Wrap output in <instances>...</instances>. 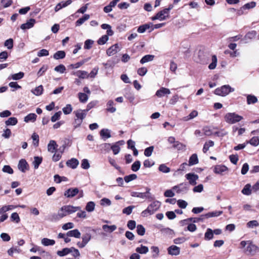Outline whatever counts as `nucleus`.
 Returning a JSON list of instances; mask_svg holds the SVG:
<instances>
[{
	"label": "nucleus",
	"instance_id": "f257e3e1",
	"mask_svg": "<svg viewBox=\"0 0 259 259\" xmlns=\"http://www.w3.org/2000/svg\"><path fill=\"white\" fill-rule=\"evenodd\" d=\"M161 203L158 201H154L150 204L147 208L142 212L143 217H147L148 214H152L154 213L160 207Z\"/></svg>",
	"mask_w": 259,
	"mask_h": 259
},
{
	"label": "nucleus",
	"instance_id": "f03ea898",
	"mask_svg": "<svg viewBox=\"0 0 259 259\" xmlns=\"http://www.w3.org/2000/svg\"><path fill=\"white\" fill-rule=\"evenodd\" d=\"M225 120L229 124H234L243 119V117L235 112L228 113L224 116Z\"/></svg>",
	"mask_w": 259,
	"mask_h": 259
},
{
	"label": "nucleus",
	"instance_id": "7ed1b4c3",
	"mask_svg": "<svg viewBox=\"0 0 259 259\" xmlns=\"http://www.w3.org/2000/svg\"><path fill=\"white\" fill-rule=\"evenodd\" d=\"M233 91L234 89L231 88L230 85H224L221 88L216 89L214 91V94L221 96H225Z\"/></svg>",
	"mask_w": 259,
	"mask_h": 259
},
{
	"label": "nucleus",
	"instance_id": "20e7f679",
	"mask_svg": "<svg viewBox=\"0 0 259 259\" xmlns=\"http://www.w3.org/2000/svg\"><path fill=\"white\" fill-rule=\"evenodd\" d=\"M185 177L188 180L189 183L192 186L197 184L196 181L199 178L198 176L194 173H188L185 175Z\"/></svg>",
	"mask_w": 259,
	"mask_h": 259
},
{
	"label": "nucleus",
	"instance_id": "39448f33",
	"mask_svg": "<svg viewBox=\"0 0 259 259\" xmlns=\"http://www.w3.org/2000/svg\"><path fill=\"white\" fill-rule=\"evenodd\" d=\"M79 191L77 188H71L64 192V195L67 198H72L79 193Z\"/></svg>",
	"mask_w": 259,
	"mask_h": 259
},
{
	"label": "nucleus",
	"instance_id": "423d86ee",
	"mask_svg": "<svg viewBox=\"0 0 259 259\" xmlns=\"http://www.w3.org/2000/svg\"><path fill=\"white\" fill-rule=\"evenodd\" d=\"M79 209V207L73 206L72 205H65L61 207V211H65L67 215L74 213Z\"/></svg>",
	"mask_w": 259,
	"mask_h": 259
},
{
	"label": "nucleus",
	"instance_id": "0eeeda50",
	"mask_svg": "<svg viewBox=\"0 0 259 259\" xmlns=\"http://www.w3.org/2000/svg\"><path fill=\"white\" fill-rule=\"evenodd\" d=\"M85 233L82 234V240L87 244L92 238V234L91 233V229L90 228H85Z\"/></svg>",
	"mask_w": 259,
	"mask_h": 259
},
{
	"label": "nucleus",
	"instance_id": "6e6552de",
	"mask_svg": "<svg viewBox=\"0 0 259 259\" xmlns=\"http://www.w3.org/2000/svg\"><path fill=\"white\" fill-rule=\"evenodd\" d=\"M172 189L176 190L178 193L186 192L188 190V184L184 183H181L179 185L174 186Z\"/></svg>",
	"mask_w": 259,
	"mask_h": 259
},
{
	"label": "nucleus",
	"instance_id": "1a4fd4ad",
	"mask_svg": "<svg viewBox=\"0 0 259 259\" xmlns=\"http://www.w3.org/2000/svg\"><path fill=\"white\" fill-rule=\"evenodd\" d=\"M228 170L227 167L224 165H217L214 167L213 171L215 174L223 175Z\"/></svg>",
	"mask_w": 259,
	"mask_h": 259
},
{
	"label": "nucleus",
	"instance_id": "9d476101",
	"mask_svg": "<svg viewBox=\"0 0 259 259\" xmlns=\"http://www.w3.org/2000/svg\"><path fill=\"white\" fill-rule=\"evenodd\" d=\"M167 251L170 255H178L180 253V248L176 245H171L167 248Z\"/></svg>",
	"mask_w": 259,
	"mask_h": 259
},
{
	"label": "nucleus",
	"instance_id": "9b49d317",
	"mask_svg": "<svg viewBox=\"0 0 259 259\" xmlns=\"http://www.w3.org/2000/svg\"><path fill=\"white\" fill-rule=\"evenodd\" d=\"M119 51L118 45L117 44H116L108 49L106 53L108 56H110L116 54Z\"/></svg>",
	"mask_w": 259,
	"mask_h": 259
},
{
	"label": "nucleus",
	"instance_id": "f8f14e48",
	"mask_svg": "<svg viewBox=\"0 0 259 259\" xmlns=\"http://www.w3.org/2000/svg\"><path fill=\"white\" fill-rule=\"evenodd\" d=\"M170 94V91L168 89L162 87L157 91L155 95L158 97L161 98L165 95H169Z\"/></svg>",
	"mask_w": 259,
	"mask_h": 259
},
{
	"label": "nucleus",
	"instance_id": "ddd939ff",
	"mask_svg": "<svg viewBox=\"0 0 259 259\" xmlns=\"http://www.w3.org/2000/svg\"><path fill=\"white\" fill-rule=\"evenodd\" d=\"M257 247L253 244L252 243H248V245L247 246L246 251L247 253L251 255H254L257 251Z\"/></svg>",
	"mask_w": 259,
	"mask_h": 259
},
{
	"label": "nucleus",
	"instance_id": "4468645a",
	"mask_svg": "<svg viewBox=\"0 0 259 259\" xmlns=\"http://www.w3.org/2000/svg\"><path fill=\"white\" fill-rule=\"evenodd\" d=\"M75 115V118L83 121L87 115V112L84 110L78 109L74 111Z\"/></svg>",
	"mask_w": 259,
	"mask_h": 259
},
{
	"label": "nucleus",
	"instance_id": "2eb2a0df",
	"mask_svg": "<svg viewBox=\"0 0 259 259\" xmlns=\"http://www.w3.org/2000/svg\"><path fill=\"white\" fill-rule=\"evenodd\" d=\"M81 234L78 229H74L68 231L66 233L67 237H73L75 238H79L80 237Z\"/></svg>",
	"mask_w": 259,
	"mask_h": 259
},
{
	"label": "nucleus",
	"instance_id": "dca6fc26",
	"mask_svg": "<svg viewBox=\"0 0 259 259\" xmlns=\"http://www.w3.org/2000/svg\"><path fill=\"white\" fill-rule=\"evenodd\" d=\"M78 164H79L78 160L77 159L74 158H71L70 160H68L66 162V165L68 167H71L73 169L76 168L77 166H78Z\"/></svg>",
	"mask_w": 259,
	"mask_h": 259
},
{
	"label": "nucleus",
	"instance_id": "f3484780",
	"mask_svg": "<svg viewBox=\"0 0 259 259\" xmlns=\"http://www.w3.org/2000/svg\"><path fill=\"white\" fill-rule=\"evenodd\" d=\"M28 164L25 160L21 159L19 161L18 168L22 172H25L28 169Z\"/></svg>",
	"mask_w": 259,
	"mask_h": 259
},
{
	"label": "nucleus",
	"instance_id": "a211bd4d",
	"mask_svg": "<svg viewBox=\"0 0 259 259\" xmlns=\"http://www.w3.org/2000/svg\"><path fill=\"white\" fill-rule=\"evenodd\" d=\"M35 23V20L34 19H30L29 21H28L26 23L22 24L20 28L22 29H29L32 27Z\"/></svg>",
	"mask_w": 259,
	"mask_h": 259
},
{
	"label": "nucleus",
	"instance_id": "6ab92c4d",
	"mask_svg": "<svg viewBox=\"0 0 259 259\" xmlns=\"http://www.w3.org/2000/svg\"><path fill=\"white\" fill-rule=\"evenodd\" d=\"M152 26H153V24L152 23L144 24L143 25H140L138 27V28L137 29V31L139 33H144L146 31V30L149 29Z\"/></svg>",
	"mask_w": 259,
	"mask_h": 259
},
{
	"label": "nucleus",
	"instance_id": "aec40b11",
	"mask_svg": "<svg viewBox=\"0 0 259 259\" xmlns=\"http://www.w3.org/2000/svg\"><path fill=\"white\" fill-rule=\"evenodd\" d=\"M73 251L72 248H64L61 250H58L57 252V254L58 255L60 256H64L66 255L67 254L71 253Z\"/></svg>",
	"mask_w": 259,
	"mask_h": 259
},
{
	"label": "nucleus",
	"instance_id": "412c9836",
	"mask_svg": "<svg viewBox=\"0 0 259 259\" xmlns=\"http://www.w3.org/2000/svg\"><path fill=\"white\" fill-rule=\"evenodd\" d=\"M71 74L80 78H84L88 77V72L85 71L78 70L77 71H73Z\"/></svg>",
	"mask_w": 259,
	"mask_h": 259
},
{
	"label": "nucleus",
	"instance_id": "4be33fe9",
	"mask_svg": "<svg viewBox=\"0 0 259 259\" xmlns=\"http://www.w3.org/2000/svg\"><path fill=\"white\" fill-rule=\"evenodd\" d=\"M223 213V211H213L211 212H209L205 214H204V216H205V219H208L210 218H213V217H217L220 215H221Z\"/></svg>",
	"mask_w": 259,
	"mask_h": 259
},
{
	"label": "nucleus",
	"instance_id": "5701e85b",
	"mask_svg": "<svg viewBox=\"0 0 259 259\" xmlns=\"http://www.w3.org/2000/svg\"><path fill=\"white\" fill-rule=\"evenodd\" d=\"M58 147L56 142L54 140H51L48 145V150L52 153L56 151Z\"/></svg>",
	"mask_w": 259,
	"mask_h": 259
},
{
	"label": "nucleus",
	"instance_id": "b1692460",
	"mask_svg": "<svg viewBox=\"0 0 259 259\" xmlns=\"http://www.w3.org/2000/svg\"><path fill=\"white\" fill-rule=\"evenodd\" d=\"M90 15L89 14H85L81 18L77 20L75 22L76 26H79L82 25L85 21L90 19Z\"/></svg>",
	"mask_w": 259,
	"mask_h": 259
},
{
	"label": "nucleus",
	"instance_id": "393cba45",
	"mask_svg": "<svg viewBox=\"0 0 259 259\" xmlns=\"http://www.w3.org/2000/svg\"><path fill=\"white\" fill-rule=\"evenodd\" d=\"M198 163V159L196 154H192L189 160V165L191 166L196 164Z\"/></svg>",
	"mask_w": 259,
	"mask_h": 259
},
{
	"label": "nucleus",
	"instance_id": "a878e982",
	"mask_svg": "<svg viewBox=\"0 0 259 259\" xmlns=\"http://www.w3.org/2000/svg\"><path fill=\"white\" fill-rule=\"evenodd\" d=\"M117 228V227L116 225H111V226H108L107 225H104L102 226V229L103 230L106 232L109 233H111L115 231Z\"/></svg>",
	"mask_w": 259,
	"mask_h": 259
},
{
	"label": "nucleus",
	"instance_id": "bb28decb",
	"mask_svg": "<svg viewBox=\"0 0 259 259\" xmlns=\"http://www.w3.org/2000/svg\"><path fill=\"white\" fill-rule=\"evenodd\" d=\"M90 59V58H88L84 59L81 60V61L78 62L76 63L71 64V65H70V67L71 68H78L79 67H80L81 66H82L83 64H84L85 63H86L87 62L89 61Z\"/></svg>",
	"mask_w": 259,
	"mask_h": 259
},
{
	"label": "nucleus",
	"instance_id": "cd10ccee",
	"mask_svg": "<svg viewBox=\"0 0 259 259\" xmlns=\"http://www.w3.org/2000/svg\"><path fill=\"white\" fill-rule=\"evenodd\" d=\"M167 18V15H164L161 11L159 12L156 15L152 18V20H159L160 21L165 20Z\"/></svg>",
	"mask_w": 259,
	"mask_h": 259
},
{
	"label": "nucleus",
	"instance_id": "c85d7f7f",
	"mask_svg": "<svg viewBox=\"0 0 259 259\" xmlns=\"http://www.w3.org/2000/svg\"><path fill=\"white\" fill-rule=\"evenodd\" d=\"M257 98L254 95H248L247 96V103L248 105L253 104L257 102Z\"/></svg>",
	"mask_w": 259,
	"mask_h": 259
},
{
	"label": "nucleus",
	"instance_id": "c756f323",
	"mask_svg": "<svg viewBox=\"0 0 259 259\" xmlns=\"http://www.w3.org/2000/svg\"><path fill=\"white\" fill-rule=\"evenodd\" d=\"M43 91V86L40 85L36 87L34 90H31V92L35 96H40L42 94Z\"/></svg>",
	"mask_w": 259,
	"mask_h": 259
},
{
	"label": "nucleus",
	"instance_id": "7c9ffc66",
	"mask_svg": "<svg viewBox=\"0 0 259 259\" xmlns=\"http://www.w3.org/2000/svg\"><path fill=\"white\" fill-rule=\"evenodd\" d=\"M37 115L35 113H30L24 118V121L28 122L29 121L34 122L35 121Z\"/></svg>",
	"mask_w": 259,
	"mask_h": 259
},
{
	"label": "nucleus",
	"instance_id": "2f4dec72",
	"mask_svg": "<svg viewBox=\"0 0 259 259\" xmlns=\"http://www.w3.org/2000/svg\"><path fill=\"white\" fill-rule=\"evenodd\" d=\"M66 55L65 52L63 51H57L56 53H55L53 57L54 59L56 60H59L61 59H63L65 58Z\"/></svg>",
	"mask_w": 259,
	"mask_h": 259
},
{
	"label": "nucleus",
	"instance_id": "473e14b6",
	"mask_svg": "<svg viewBox=\"0 0 259 259\" xmlns=\"http://www.w3.org/2000/svg\"><path fill=\"white\" fill-rule=\"evenodd\" d=\"M114 103L112 100H109L107 103V110L110 113H114L116 111V108L113 107Z\"/></svg>",
	"mask_w": 259,
	"mask_h": 259
},
{
	"label": "nucleus",
	"instance_id": "72a5a7b5",
	"mask_svg": "<svg viewBox=\"0 0 259 259\" xmlns=\"http://www.w3.org/2000/svg\"><path fill=\"white\" fill-rule=\"evenodd\" d=\"M154 56L152 55H147L144 56L140 60L141 64H144L145 63L151 61L153 60Z\"/></svg>",
	"mask_w": 259,
	"mask_h": 259
},
{
	"label": "nucleus",
	"instance_id": "f704fd0d",
	"mask_svg": "<svg viewBox=\"0 0 259 259\" xmlns=\"http://www.w3.org/2000/svg\"><path fill=\"white\" fill-rule=\"evenodd\" d=\"M136 251L137 252L140 254H146L148 252L149 248L146 246L141 245V247L136 248Z\"/></svg>",
	"mask_w": 259,
	"mask_h": 259
},
{
	"label": "nucleus",
	"instance_id": "c9c22d12",
	"mask_svg": "<svg viewBox=\"0 0 259 259\" xmlns=\"http://www.w3.org/2000/svg\"><path fill=\"white\" fill-rule=\"evenodd\" d=\"M213 230L210 228L206 230V232L204 234V239L206 240H209L213 238Z\"/></svg>",
	"mask_w": 259,
	"mask_h": 259
},
{
	"label": "nucleus",
	"instance_id": "e433bc0d",
	"mask_svg": "<svg viewBox=\"0 0 259 259\" xmlns=\"http://www.w3.org/2000/svg\"><path fill=\"white\" fill-rule=\"evenodd\" d=\"M42 160V157L38 156H35L34 158V161L32 163L34 166V168L35 169H37L38 168L39 165L41 163Z\"/></svg>",
	"mask_w": 259,
	"mask_h": 259
},
{
	"label": "nucleus",
	"instance_id": "4c0bfd02",
	"mask_svg": "<svg viewBox=\"0 0 259 259\" xmlns=\"http://www.w3.org/2000/svg\"><path fill=\"white\" fill-rule=\"evenodd\" d=\"M41 243L45 246L53 245L55 243L54 240L44 238L41 240Z\"/></svg>",
	"mask_w": 259,
	"mask_h": 259
},
{
	"label": "nucleus",
	"instance_id": "58836bf2",
	"mask_svg": "<svg viewBox=\"0 0 259 259\" xmlns=\"http://www.w3.org/2000/svg\"><path fill=\"white\" fill-rule=\"evenodd\" d=\"M251 185L249 184H246L242 190L241 192L246 195H249L251 193Z\"/></svg>",
	"mask_w": 259,
	"mask_h": 259
},
{
	"label": "nucleus",
	"instance_id": "ea45409f",
	"mask_svg": "<svg viewBox=\"0 0 259 259\" xmlns=\"http://www.w3.org/2000/svg\"><path fill=\"white\" fill-rule=\"evenodd\" d=\"M213 146L214 142L212 141L209 140L208 142H206L204 145L203 152L204 153H206L209 150V147Z\"/></svg>",
	"mask_w": 259,
	"mask_h": 259
},
{
	"label": "nucleus",
	"instance_id": "a19ab883",
	"mask_svg": "<svg viewBox=\"0 0 259 259\" xmlns=\"http://www.w3.org/2000/svg\"><path fill=\"white\" fill-rule=\"evenodd\" d=\"M246 143H249L253 146H257L259 144V138L257 137H253L249 141H247Z\"/></svg>",
	"mask_w": 259,
	"mask_h": 259
},
{
	"label": "nucleus",
	"instance_id": "79ce46f5",
	"mask_svg": "<svg viewBox=\"0 0 259 259\" xmlns=\"http://www.w3.org/2000/svg\"><path fill=\"white\" fill-rule=\"evenodd\" d=\"M95 203L93 201H90L87 203L85 206V210L88 212H92L95 209Z\"/></svg>",
	"mask_w": 259,
	"mask_h": 259
},
{
	"label": "nucleus",
	"instance_id": "37998d69",
	"mask_svg": "<svg viewBox=\"0 0 259 259\" xmlns=\"http://www.w3.org/2000/svg\"><path fill=\"white\" fill-rule=\"evenodd\" d=\"M212 62L209 65L208 68L209 69H214L217 66V58L215 55H213L211 58Z\"/></svg>",
	"mask_w": 259,
	"mask_h": 259
},
{
	"label": "nucleus",
	"instance_id": "c03bdc74",
	"mask_svg": "<svg viewBox=\"0 0 259 259\" xmlns=\"http://www.w3.org/2000/svg\"><path fill=\"white\" fill-rule=\"evenodd\" d=\"M18 120L15 117H10L6 122L7 125H15L17 123Z\"/></svg>",
	"mask_w": 259,
	"mask_h": 259
},
{
	"label": "nucleus",
	"instance_id": "a18cd8bd",
	"mask_svg": "<svg viewBox=\"0 0 259 259\" xmlns=\"http://www.w3.org/2000/svg\"><path fill=\"white\" fill-rule=\"evenodd\" d=\"M205 216L204 214L201 215L199 218H188L189 222H192L193 223H198L199 222H203L204 219H205Z\"/></svg>",
	"mask_w": 259,
	"mask_h": 259
},
{
	"label": "nucleus",
	"instance_id": "49530a36",
	"mask_svg": "<svg viewBox=\"0 0 259 259\" xmlns=\"http://www.w3.org/2000/svg\"><path fill=\"white\" fill-rule=\"evenodd\" d=\"M141 167V162L140 161H136L132 165L131 169L133 171H137Z\"/></svg>",
	"mask_w": 259,
	"mask_h": 259
},
{
	"label": "nucleus",
	"instance_id": "de8ad7c7",
	"mask_svg": "<svg viewBox=\"0 0 259 259\" xmlns=\"http://www.w3.org/2000/svg\"><path fill=\"white\" fill-rule=\"evenodd\" d=\"M100 135L103 138H109L111 137L110 133L108 130L107 129H103L100 132Z\"/></svg>",
	"mask_w": 259,
	"mask_h": 259
},
{
	"label": "nucleus",
	"instance_id": "09e8293b",
	"mask_svg": "<svg viewBox=\"0 0 259 259\" xmlns=\"http://www.w3.org/2000/svg\"><path fill=\"white\" fill-rule=\"evenodd\" d=\"M110 148L115 155L117 154L120 150V148L119 145H118V143H116L112 146H110Z\"/></svg>",
	"mask_w": 259,
	"mask_h": 259
},
{
	"label": "nucleus",
	"instance_id": "8fccbe9b",
	"mask_svg": "<svg viewBox=\"0 0 259 259\" xmlns=\"http://www.w3.org/2000/svg\"><path fill=\"white\" fill-rule=\"evenodd\" d=\"M137 232L138 235L143 236L145 233V229L142 225H138L137 226Z\"/></svg>",
	"mask_w": 259,
	"mask_h": 259
},
{
	"label": "nucleus",
	"instance_id": "3c124183",
	"mask_svg": "<svg viewBox=\"0 0 259 259\" xmlns=\"http://www.w3.org/2000/svg\"><path fill=\"white\" fill-rule=\"evenodd\" d=\"M78 98L80 102L82 103H85L88 100V96L85 93H79Z\"/></svg>",
	"mask_w": 259,
	"mask_h": 259
},
{
	"label": "nucleus",
	"instance_id": "603ef678",
	"mask_svg": "<svg viewBox=\"0 0 259 259\" xmlns=\"http://www.w3.org/2000/svg\"><path fill=\"white\" fill-rule=\"evenodd\" d=\"M60 216L61 215L59 214L58 212L57 213H53L50 215L49 220L51 222H56L61 219Z\"/></svg>",
	"mask_w": 259,
	"mask_h": 259
},
{
	"label": "nucleus",
	"instance_id": "864d4df0",
	"mask_svg": "<svg viewBox=\"0 0 259 259\" xmlns=\"http://www.w3.org/2000/svg\"><path fill=\"white\" fill-rule=\"evenodd\" d=\"M131 195L133 197H139L142 199H145L146 197H147V195H146V193L137 192H133L131 194Z\"/></svg>",
	"mask_w": 259,
	"mask_h": 259
},
{
	"label": "nucleus",
	"instance_id": "5fc2aeb1",
	"mask_svg": "<svg viewBox=\"0 0 259 259\" xmlns=\"http://www.w3.org/2000/svg\"><path fill=\"white\" fill-rule=\"evenodd\" d=\"M137 178V176L136 174H131L128 176H126L124 178V180L126 183H128L133 180H134Z\"/></svg>",
	"mask_w": 259,
	"mask_h": 259
},
{
	"label": "nucleus",
	"instance_id": "6e6d98bb",
	"mask_svg": "<svg viewBox=\"0 0 259 259\" xmlns=\"http://www.w3.org/2000/svg\"><path fill=\"white\" fill-rule=\"evenodd\" d=\"M246 225L248 228H253L254 227H258L259 226V224L256 220H253L248 222Z\"/></svg>",
	"mask_w": 259,
	"mask_h": 259
},
{
	"label": "nucleus",
	"instance_id": "4d7b16f0",
	"mask_svg": "<svg viewBox=\"0 0 259 259\" xmlns=\"http://www.w3.org/2000/svg\"><path fill=\"white\" fill-rule=\"evenodd\" d=\"M109 37L107 35H104L98 40V44L100 45H103L105 44L108 40Z\"/></svg>",
	"mask_w": 259,
	"mask_h": 259
},
{
	"label": "nucleus",
	"instance_id": "13d9d810",
	"mask_svg": "<svg viewBox=\"0 0 259 259\" xmlns=\"http://www.w3.org/2000/svg\"><path fill=\"white\" fill-rule=\"evenodd\" d=\"M54 70L56 72H60L61 73H63L66 70V67L64 65L60 64L56 66L54 68Z\"/></svg>",
	"mask_w": 259,
	"mask_h": 259
},
{
	"label": "nucleus",
	"instance_id": "bf43d9fd",
	"mask_svg": "<svg viewBox=\"0 0 259 259\" xmlns=\"http://www.w3.org/2000/svg\"><path fill=\"white\" fill-rule=\"evenodd\" d=\"M198 115V112L196 110L192 111L190 114L187 117H184L185 120H188L196 117Z\"/></svg>",
	"mask_w": 259,
	"mask_h": 259
},
{
	"label": "nucleus",
	"instance_id": "052dcab7",
	"mask_svg": "<svg viewBox=\"0 0 259 259\" xmlns=\"http://www.w3.org/2000/svg\"><path fill=\"white\" fill-rule=\"evenodd\" d=\"M158 169L159 171L164 173H168L170 171V168L166 166L164 164H160Z\"/></svg>",
	"mask_w": 259,
	"mask_h": 259
},
{
	"label": "nucleus",
	"instance_id": "680f3d73",
	"mask_svg": "<svg viewBox=\"0 0 259 259\" xmlns=\"http://www.w3.org/2000/svg\"><path fill=\"white\" fill-rule=\"evenodd\" d=\"M4 46L8 49H11L13 47V40L12 38H9L6 40L4 43Z\"/></svg>",
	"mask_w": 259,
	"mask_h": 259
},
{
	"label": "nucleus",
	"instance_id": "e2e57ef3",
	"mask_svg": "<svg viewBox=\"0 0 259 259\" xmlns=\"http://www.w3.org/2000/svg\"><path fill=\"white\" fill-rule=\"evenodd\" d=\"M63 113L67 115L70 114L72 111V108L70 104H67L62 109Z\"/></svg>",
	"mask_w": 259,
	"mask_h": 259
},
{
	"label": "nucleus",
	"instance_id": "0e129e2a",
	"mask_svg": "<svg viewBox=\"0 0 259 259\" xmlns=\"http://www.w3.org/2000/svg\"><path fill=\"white\" fill-rule=\"evenodd\" d=\"M24 73L22 72H20L18 73H15L12 75V78L13 80H19L22 78L24 76Z\"/></svg>",
	"mask_w": 259,
	"mask_h": 259
},
{
	"label": "nucleus",
	"instance_id": "69168bd1",
	"mask_svg": "<svg viewBox=\"0 0 259 259\" xmlns=\"http://www.w3.org/2000/svg\"><path fill=\"white\" fill-rule=\"evenodd\" d=\"M81 166L83 169H88L90 168V165L89 161L87 159H83L81 161Z\"/></svg>",
	"mask_w": 259,
	"mask_h": 259
},
{
	"label": "nucleus",
	"instance_id": "338daca9",
	"mask_svg": "<svg viewBox=\"0 0 259 259\" xmlns=\"http://www.w3.org/2000/svg\"><path fill=\"white\" fill-rule=\"evenodd\" d=\"M32 140H33V145L34 146L37 147L38 145L39 142V136L36 133H33L31 137Z\"/></svg>",
	"mask_w": 259,
	"mask_h": 259
},
{
	"label": "nucleus",
	"instance_id": "774afa93",
	"mask_svg": "<svg viewBox=\"0 0 259 259\" xmlns=\"http://www.w3.org/2000/svg\"><path fill=\"white\" fill-rule=\"evenodd\" d=\"M177 204L181 208H185L188 205V203L186 201L181 199L177 201Z\"/></svg>",
	"mask_w": 259,
	"mask_h": 259
}]
</instances>
